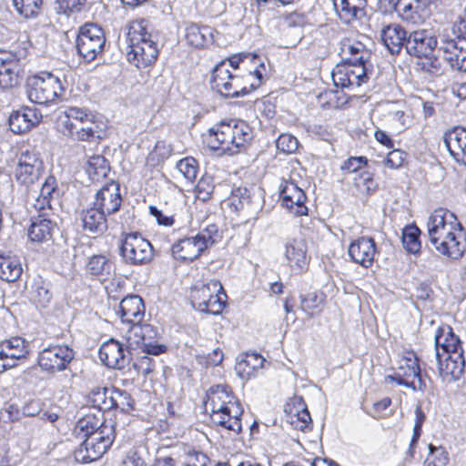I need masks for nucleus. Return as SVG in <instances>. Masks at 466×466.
I'll use <instances>...</instances> for the list:
<instances>
[{
  "instance_id": "nucleus-1",
  "label": "nucleus",
  "mask_w": 466,
  "mask_h": 466,
  "mask_svg": "<svg viewBox=\"0 0 466 466\" xmlns=\"http://www.w3.org/2000/svg\"><path fill=\"white\" fill-rule=\"evenodd\" d=\"M429 240L442 256L461 258L466 249V233L457 217L445 208L435 209L427 221Z\"/></svg>"
},
{
  "instance_id": "nucleus-2",
  "label": "nucleus",
  "mask_w": 466,
  "mask_h": 466,
  "mask_svg": "<svg viewBox=\"0 0 466 466\" xmlns=\"http://www.w3.org/2000/svg\"><path fill=\"white\" fill-rule=\"evenodd\" d=\"M429 240L442 256L461 258L466 249V233L457 217L445 208L435 209L427 221Z\"/></svg>"
},
{
  "instance_id": "nucleus-3",
  "label": "nucleus",
  "mask_w": 466,
  "mask_h": 466,
  "mask_svg": "<svg viewBox=\"0 0 466 466\" xmlns=\"http://www.w3.org/2000/svg\"><path fill=\"white\" fill-rule=\"evenodd\" d=\"M206 410H209L213 423L228 431H241L240 417L243 413L240 403L228 385L218 384L209 388L205 401Z\"/></svg>"
},
{
  "instance_id": "nucleus-4",
  "label": "nucleus",
  "mask_w": 466,
  "mask_h": 466,
  "mask_svg": "<svg viewBox=\"0 0 466 466\" xmlns=\"http://www.w3.org/2000/svg\"><path fill=\"white\" fill-rule=\"evenodd\" d=\"M203 142L212 150L233 155L252 139L250 127L243 120L222 121L202 135Z\"/></svg>"
},
{
  "instance_id": "nucleus-5",
  "label": "nucleus",
  "mask_w": 466,
  "mask_h": 466,
  "mask_svg": "<svg viewBox=\"0 0 466 466\" xmlns=\"http://www.w3.org/2000/svg\"><path fill=\"white\" fill-rule=\"evenodd\" d=\"M128 40L129 50L127 58L130 64L137 68H146L155 63L158 56V49L157 43L147 31L143 21L131 25Z\"/></svg>"
},
{
  "instance_id": "nucleus-6",
  "label": "nucleus",
  "mask_w": 466,
  "mask_h": 466,
  "mask_svg": "<svg viewBox=\"0 0 466 466\" xmlns=\"http://www.w3.org/2000/svg\"><path fill=\"white\" fill-rule=\"evenodd\" d=\"M26 86L29 100L39 105L54 103L65 92L59 77L49 72L28 77Z\"/></svg>"
},
{
  "instance_id": "nucleus-7",
  "label": "nucleus",
  "mask_w": 466,
  "mask_h": 466,
  "mask_svg": "<svg viewBox=\"0 0 466 466\" xmlns=\"http://www.w3.org/2000/svg\"><path fill=\"white\" fill-rule=\"evenodd\" d=\"M115 437V422L109 420V423L83 441L75 451V459L82 463L99 459L110 448Z\"/></svg>"
},
{
  "instance_id": "nucleus-8",
  "label": "nucleus",
  "mask_w": 466,
  "mask_h": 466,
  "mask_svg": "<svg viewBox=\"0 0 466 466\" xmlns=\"http://www.w3.org/2000/svg\"><path fill=\"white\" fill-rule=\"evenodd\" d=\"M211 87L225 97L243 96L252 90L245 76H237L228 68L226 61L218 63L212 71Z\"/></svg>"
},
{
  "instance_id": "nucleus-9",
  "label": "nucleus",
  "mask_w": 466,
  "mask_h": 466,
  "mask_svg": "<svg viewBox=\"0 0 466 466\" xmlns=\"http://www.w3.org/2000/svg\"><path fill=\"white\" fill-rule=\"evenodd\" d=\"M452 31L456 39L445 41L439 52L452 69L466 72V12L454 23Z\"/></svg>"
},
{
  "instance_id": "nucleus-10",
  "label": "nucleus",
  "mask_w": 466,
  "mask_h": 466,
  "mask_svg": "<svg viewBox=\"0 0 466 466\" xmlns=\"http://www.w3.org/2000/svg\"><path fill=\"white\" fill-rule=\"evenodd\" d=\"M130 327L124 335L127 341V349L139 348L146 354L159 355L166 351L164 344L157 343V330L152 325L141 323H129Z\"/></svg>"
},
{
  "instance_id": "nucleus-11",
  "label": "nucleus",
  "mask_w": 466,
  "mask_h": 466,
  "mask_svg": "<svg viewBox=\"0 0 466 466\" xmlns=\"http://www.w3.org/2000/svg\"><path fill=\"white\" fill-rule=\"evenodd\" d=\"M119 254L123 261L131 266L147 264L154 257L151 243L137 232L125 235L120 241Z\"/></svg>"
},
{
  "instance_id": "nucleus-12",
  "label": "nucleus",
  "mask_w": 466,
  "mask_h": 466,
  "mask_svg": "<svg viewBox=\"0 0 466 466\" xmlns=\"http://www.w3.org/2000/svg\"><path fill=\"white\" fill-rule=\"evenodd\" d=\"M44 170V163L38 154L26 149L18 157L15 178L19 185L28 188L41 178Z\"/></svg>"
},
{
  "instance_id": "nucleus-13",
  "label": "nucleus",
  "mask_w": 466,
  "mask_h": 466,
  "mask_svg": "<svg viewBox=\"0 0 466 466\" xmlns=\"http://www.w3.org/2000/svg\"><path fill=\"white\" fill-rule=\"evenodd\" d=\"M105 36L101 27L87 24L81 27L76 38V49L80 56L91 62L103 51Z\"/></svg>"
},
{
  "instance_id": "nucleus-14",
  "label": "nucleus",
  "mask_w": 466,
  "mask_h": 466,
  "mask_svg": "<svg viewBox=\"0 0 466 466\" xmlns=\"http://www.w3.org/2000/svg\"><path fill=\"white\" fill-rule=\"evenodd\" d=\"M75 357L74 350L67 345H52L38 355L40 368L49 373L65 370Z\"/></svg>"
},
{
  "instance_id": "nucleus-15",
  "label": "nucleus",
  "mask_w": 466,
  "mask_h": 466,
  "mask_svg": "<svg viewBox=\"0 0 466 466\" xmlns=\"http://www.w3.org/2000/svg\"><path fill=\"white\" fill-rule=\"evenodd\" d=\"M22 54L0 51V87L12 88L19 83Z\"/></svg>"
},
{
  "instance_id": "nucleus-16",
  "label": "nucleus",
  "mask_w": 466,
  "mask_h": 466,
  "mask_svg": "<svg viewBox=\"0 0 466 466\" xmlns=\"http://www.w3.org/2000/svg\"><path fill=\"white\" fill-rule=\"evenodd\" d=\"M129 350L118 340L110 339L99 349V359L103 364L111 369L122 370L129 362Z\"/></svg>"
},
{
  "instance_id": "nucleus-17",
  "label": "nucleus",
  "mask_w": 466,
  "mask_h": 466,
  "mask_svg": "<svg viewBox=\"0 0 466 466\" xmlns=\"http://www.w3.org/2000/svg\"><path fill=\"white\" fill-rule=\"evenodd\" d=\"M283 206L296 216L308 214L305 205L307 197L304 191L292 181H284L279 187Z\"/></svg>"
},
{
  "instance_id": "nucleus-18",
  "label": "nucleus",
  "mask_w": 466,
  "mask_h": 466,
  "mask_svg": "<svg viewBox=\"0 0 466 466\" xmlns=\"http://www.w3.org/2000/svg\"><path fill=\"white\" fill-rule=\"evenodd\" d=\"M348 253L353 262L369 268L374 262L377 246L372 238L360 237L350 244Z\"/></svg>"
},
{
  "instance_id": "nucleus-19",
  "label": "nucleus",
  "mask_w": 466,
  "mask_h": 466,
  "mask_svg": "<svg viewBox=\"0 0 466 466\" xmlns=\"http://www.w3.org/2000/svg\"><path fill=\"white\" fill-rule=\"evenodd\" d=\"M122 198L119 184L111 181L97 191L93 205L105 214L111 215L120 208Z\"/></svg>"
},
{
  "instance_id": "nucleus-20",
  "label": "nucleus",
  "mask_w": 466,
  "mask_h": 466,
  "mask_svg": "<svg viewBox=\"0 0 466 466\" xmlns=\"http://www.w3.org/2000/svg\"><path fill=\"white\" fill-rule=\"evenodd\" d=\"M437 47V39L426 30H418L409 35L405 49L414 56L431 55Z\"/></svg>"
},
{
  "instance_id": "nucleus-21",
  "label": "nucleus",
  "mask_w": 466,
  "mask_h": 466,
  "mask_svg": "<svg viewBox=\"0 0 466 466\" xmlns=\"http://www.w3.org/2000/svg\"><path fill=\"white\" fill-rule=\"evenodd\" d=\"M248 62L254 63V68L248 69L245 76L247 81H249L251 89H257L260 85L263 78V71L265 70L264 64L257 55H238L228 58V68H238L239 65L246 67Z\"/></svg>"
},
{
  "instance_id": "nucleus-22",
  "label": "nucleus",
  "mask_w": 466,
  "mask_h": 466,
  "mask_svg": "<svg viewBox=\"0 0 466 466\" xmlns=\"http://www.w3.org/2000/svg\"><path fill=\"white\" fill-rule=\"evenodd\" d=\"M352 65L346 64L337 66L331 72L334 85L337 87L346 88L352 86H360L365 81L367 68L363 66H354L356 70L351 68Z\"/></svg>"
},
{
  "instance_id": "nucleus-23",
  "label": "nucleus",
  "mask_w": 466,
  "mask_h": 466,
  "mask_svg": "<svg viewBox=\"0 0 466 466\" xmlns=\"http://www.w3.org/2000/svg\"><path fill=\"white\" fill-rule=\"evenodd\" d=\"M340 56L346 64L366 67L371 53L361 42L346 38L341 42Z\"/></svg>"
},
{
  "instance_id": "nucleus-24",
  "label": "nucleus",
  "mask_w": 466,
  "mask_h": 466,
  "mask_svg": "<svg viewBox=\"0 0 466 466\" xmlns=\"http://www.w3.org/2000/svg\"><path fill=\"white\" fill-rule=\"evenodd\" d=\"M307 251V244L302 238H293L286 243L284 255L295 272L301 273L307 268L309 261Z\"/></svg>"
},
{
  "instance_id": "nucleus-25",
  "label": "nucleus",
  "mask_w": 466,
  "mask_h": 466,
  "mask_svg": "<svg viewBox=\"0 0 466 466\" xmlns=\"http://www.w3.org/2000/svg\"><path fill=\"white\" fill-rule=\"evenodd\" d=\"M443 142L454 160L466 166V128L456 127L448 130Z\"/></svg>"
},
{
  "instance_id": "nucleus-26",
  "label": "nucleus",
  "mask_w": 466,
  "mask_h": 466,
  "mask_svg": "<svg viewBox=\"0 0 466 466\" xmlns=\"http://www.w3.org/2000/svg\"><path fill=\"white\" fill-rule=\"evenodd\" d=\"M42 115L35 108L24 107L13 112L9 116V127L13 133L22 134L37 125Z\"/></svg>"
},
{
  "instance_id": "nucleus-27",
  "label": "nucleus",
  "mask_w": 466,
  "mask_h": 466,
  "mask_svg": "<svg viewBox=\"0 0 466 466\" xmlns=\"http://www.w3.org/2000/svg\"><path fill=\"white\" fill-rule=\"evenodd\" d=\"M117 314L123 323H141L145 315V305L137 295L124 298L118 306Z\"/></svg>"
},
{
  "instance_id": "nucleus-28",
  "label": "nucleus",
  "mask_w": 466,
  "mask_h": 466,
  "mask_svg": "<svg viewBox=\"0 0 466 466\" xmlns=\"http://www.w3.org/2000/svg\"><path fill=\"white\" fill-rule=\"evenodd\" d=\"M206 249L196 236L179 239L172 245L171 252L176 259L192 261L198 258Z\"/></svg>"
},
{
  "instance_id": "nucleus-29",
  "label": "nucleus",
  "mask_w": 466,
  "mask_h": 466,
  "mask_svg": "<svg viewBox=\"0 0 466 466\" xmlns=\"http://www.w3.org/2000/svg\"><path fill=\"white\" fill-rule=\"evenodd\" d=\"M435 350L436 352L442 350L441 355H463L461 341L457 335H455L451 327L439 329L436 332L435 338Z\"/></svg>"
},
{
  "instance_id": "nucleus-30",
  "label": "nucleus",
  "mask_w": 466,
  "mask_h": 466,
  "mask_svg": "<svg viewBox=\"0 0 466 466\" xmlns=\"http://www.w3.org/2000/svg\"><path fill=\"white\" fill-rule=\"evenodd\" d=\"M381 40L390 54H399L406 46L408 35L405 29L397 24L386 25L380 33Z\"/></svg>"
},
{
  "instance_id": "nucleus-31",
  "label": "nucleus",
  "mask_w": 466,
  "mask_h": 466,
  "mask_svg": "<svg viewBox=\"0 0 466 466\" xmlns=\"http://www.w3.org/2000/svg\"><path fill=\"white\" fill-rule=\"evenodd\" d=\"M265 359L258 353L247 352L239 355L235 364V371L242 380H249L263 367Z\"/></svg>"
},
{
  "instance_id": "nucleus-32",
  "label": "nucleus",
  "mask_w": 466,
  "mask_h": 466,
  "mask_svg": "<svg viewBox=\"0 0 466 466\" xmlns=\"http://www.w3.org/2000/svg\"><path fill=\"white\" fill-rule=\"evenodd\" d=\"M214 33L210 26L192 23L185 29V38L189 46L201 48L214 42Z\"/></svg>"
},
{
  "instance_id": "nucleus-33",
  "label": "nucleus",
  "mask_w": 466,
  "mask_h": 466,
  "mask_svg": "<svg viewBox=\"0 0 466 466\" xmlns=\"http://www.w3.org/2000/svg\"><path fill=\"white\" fill-rule=\"evenodd\" d=\"M439 364V372L443 377L451 376L454 379L459 378L463 372L465 367V359L461 354L449 355L442 361L441 351L435 353Z\"/></svg>"
},
{
  "instance_id": "nucleus-34",
  "label": "nucleus",
  "mask_w": 466,
  "mask_h": 466,
  "mask_svg": "<svg viewBox=\"0 0 466 466\" xmlns=\"http://www.w3.org/2000/svg\"><path fill=\"white\" fill-rule=\"evenodd\" d=\"M366 0H339L334 2V7L337 10L339 18L346 24L360 18L364 15Z\"/></svg>"
},
{
  "instance_id": "nucleus-35",
  "label": "nucleus",
  "mask_w": 466,
  "mask_h": 466,
  "mask_svg": "<svg viewBox=\"0 0 466 466\" xmlns=\"http://www.w3.org/2000/svg\"><path fill=\"white\" fill-rule=\"evenodd\" d=\"M107 215L93 205L82 214L84 229L89 233H103L107 228L106 217Z\"/></svg>"
},
{
  "instance_id": "nucleus-36",
  "label": "nucleus",
  "mask_w": 466,
  "mask_h": 466,
  "mask_svg": "<svg viewBox=\"0 0 466 466\" xmlns=\"http://www.w3.org/2000/svg\"><path fill=\"white\" fill-rule=\"evenodd\" d=\"M54 224L50 219L42 218L39 215L32 219L31 226L28 229V237L31 241L43 243L51 239Z\"/></svg>"
},
{
  "instance_id": "nucleus-37",
  "label": "nucleus",
  "mask_w": 466,
  "mask_h": 466,
  "mask_svg": "<svg viewBox=\"0 0 466 466\" xmlns=\"http://www.w3.org/2000/svg\"><path fill=\"white\" fill-rule=\"evenodd\" d=\"M398 370L407 379L410 377L417 379L418 390L424 391L426 390V382L421 377L418 359L414 353H409V356L402 358Z\"/></svg>"
},
{
  "instance_id": "nucleus-38",
  "label": "nucleus",
  "mask_w": 466,
  "mask_h": 466,
  "mask_svg": "<svg viewBox=\"0 0 466 466\" xmlns=\"http://www.w3.org/2000/svg\"><path fill=\"white\" fill-rule=\"evenodd\" d=\"M23 272L22 265L18 258L15 256L0 255V279L13 282L17 280Z\"/></svg>"
},
{
  "instance_id": "nucleus-39",
  "label": "nucleus",
  "mask_w": 466,
  "mask_h": 466,
  "mask_svg": "<svg viewBox=\"0 0 466 466\" xmlns=\"http://www.w3.org/2000/svg\"><path fill=\"white\" fill-rule=\"evenodd\" d=\"M222 291V285L218 280L211 279L207 284L196 287L192 289V305L198 309L210 298L212 293Z\"/></svg>"
},
{
  "instance_id": "nucleus-40",
  "label": "nucleus",
  "mask_w": 466,
  "mask_h": 466,
  "mask_svg": "<svg viewBox=\"0 0 466 466\" xmlns=\"http://www.w3.org/2000/svg\"><path fill=\"white\" fill-rule=\"evenodd\" d=\"M106 423H109V421H101L95 415H86L77 421L75 427V434L77 438L85 440L96 431H98Z\"/></svg>"
},
{
  "instance_id": "nucleus-41",
  "label": "nucleus",
  "mask_w": 466,
  "mask_h": 466,
  "mask_svg": "<svg viewBox=\"0 0 466 466\" xmlns=\"http://www.w3.org/2000/svg\"><path fill=\"white\" fill-rule=\"evenodd\" d=\"M1 347L5 350V357L17 365V360L25 359L28 351L25 347V341L21 338H13L10 340L4 342Z\"/></svg>"
},
{
  "instance_id": "nucleus-42",
  "label": "nucleus",
  "mask_w": 466,
  "mask_h": 466,
  "mask_svg": "<svg viewBox=\"0 0 466 466\" xmlns=\"http://www.w3.org/2000/svg\"><path fill=\"white\" fill-rule=\"evenodd\" d=\"M86 170L92 180H99L107 175L109 165L102 155H94L87 159Z\"/></svg>"
},
{
  "instance_id": "nucleus-43",
  "label": "nucleus",
  "mask_w": 466,
  "mask_h": 466,
  "mask_svg": "<svg viewBox=\"0 0 466 466\" xmlns=\"http://www.w3.org/2000/svg\"><path fill=\"white\" fill-rule=\"evenodd\" d=\"M111 391L106 388H96L88 396L89 403L99 411H107L112 409Z\"/></svg>"
},
{
  "instance_id": "nucleus-44",
  "label": "nucleus",
  "mask_w": 466,
  "mask_h": 466,
  "mask_svg": "<svg viewBox=\"0 0 466 466\" xmlns=\"http://www.w3.org/2000/svg\"><path fill=\"white\" fill-rule=\"evenodd\" d=\"M229 206L235 212L248 211L251 204L250 192L246 187H238L232 190L228 198Z\"/></svg>"
},
{
  "instance_id": "nucleus-45",
  "label": "nucleus",
  "mask_w": 466,
  "mask_h": 466,
  "mask_svg": "<svg viewBox=\"0 0 466 466\" xmlns=\"http://www.w3.org/2000/svg\"><path fill=\"white\" fill-rule=\"evenodd\" d=\"M437 56L428 55L424 57V61L420 63L421 69L432 76H440L445 73V66L443 65V54L437 50ZM445 62H447L445 60Z\"/></svg>"
},
{
  "instance_id": "nucleus-46",
  "label": "nucleus",
  "mask_w": 466,
  "mask_h": 466,
  "mask_svg": "<svg viewBox=\"0 0 466 466\" xmlns=\"http://www.w3.org/2000/svg\"><path fill=\"white\" fill-rule=\"evenodd\" d=\"M420 0H400L396 11L400 13L403 20L416 24L420 21L419 15Z\"/></svg>"
},
{
  "instance_id": "nucleus-47",
  "label": "nucleus",
  "mask_w": 466,
  "mask_h": 466,
  "mask_svg": "<svg viewBox=\"0 0 466 466\" xmlns=\"http://www.w3.org/2000/svg\"><path fill=\"white\" fill-rule=\"evenodd\" d=\"M196 237L207 249L222 238V232L216 224H210L202 228Z\"/></svg>"
},
{
  "instance_id": "nucleus-48",
  "label": "nucleus",
  "mask_w": 466,
  "mask_h": 466,
  "mask_svg": "<svg viewBox=\"0 0 466 466\" xmlns=\"http://www.w3.org/2000/svg\"><path fill=\"white\" fill-rule=\"evenodd\" d=\"M420 229L416 226H410L404 228L402 233V244L408 252L416 254L420 251Z\"/></svg>"
},
{
  "instance_id": "nucleus-49",
  "label": "nucleus",
  "mask_w": 466,
  "mask_h": 466,
  "mask_svg": "<svg viewBox=\"0 0 466 466\" xmlns=\"http://www.w3.org/2000/svg\"><path fill=\"white\" fill-rule=\"evenodd\" d=\"M112 409H118L123 412L133 410L134 400L131 395L122 390L111 391Z\"/></svg>"
},
{
  "instance_id": "nucleus-50",
  "label": "nucleus",
  "mask_w": 466,
  "mask_h": 466,
  "mask_svg": "<svg viewBox=\"0 0 466 466\" xmlns=\"http://www.w3.org/2000/svg\"><path fill=\"white\" fill-rule=\"evenodd\" d=\"M110 268L108 259L102 255L92 256L86 264L87 271L94 276L109 274Z\"/></svg>"
},
{
  "instance_id": "nucleus-51",
  "label": "nucleus",
  "mask_w": 466,
  "mask_h": 466,
  "mask_svg": "<svg viewBox=\"0 0 466 466\" xmlns=\"http://www.w3.org/2000/svg\"><path fill=\"white\" fill-rule=\"evenodd\" d=\"M16 11L25 18L35 16L42 5V0H13Z\"/></svg>"
},
{
  "instance_id": "nucleus-52",
  "label": "nucleus",
  "mask_w": 466,
  "mask_h": 466,
  "mask_svg": "<svg viewBox=\"0 0 466 466\" xmlns=\"http://www.w3.org/2000/svg\"><path fill=\"white\" fill-rule=\"evenodd\" d=\"M101 130L96 123L95 118L87 121L86 124L78 126L76 130V138L81 141H87L93 138H100Z\"/></svg>"
},
{
  "instance_id": "nucleus-53",
  "label": "nucleus",
  "mask_w": 466,
  "mask_h": 466,
  "mask_svg": "<svg viewBox=\"0 0 466 466\" xmlns=\"http://www.w3.org/2000/svg\"><path fill=\"white\" fill-rule=\"evenodd\" d=\"M430 454L426 458L423 466H446L449 462L447 451L443 447L429 446Z\"/></svg>"
},
{
  "instance_id": "nucleus-54",
  "label": "nucleus",
  "mask_w": 466,
  "mask_h": 466,
  "mask_svg": "<svg viewBox=\"0 0 466 466\" xmlns=\"http://www.w3.org/2000/svg\"><path fill=\"white\" fill-rule=\"evenodd\" d=\"M222 296L227 297L223 289L220 292L212 293L204 306H201L198 310L213 315L220 313L225 307Z\"/></svg>"
},
{
  "instance_id": "nucleus-55",
  "label": "nucleus",
  "mask_w": 466,
  "mask_h": 466,
  "mask_svg": "<svg viewBox=\"0 0 466 466\" xmlns=\"http://www.w3.org/2000/svg\"><path fill=\"white\" fill-rule=\"evenodd\" d=\"M177 167L187 180L192 182L196 179L198 164L195 158L185 157L177 162Z\"/></svg>"
},
{
  "instance_id": "nucleus-56",
  "label": "nucleus",
  "mask_w": 466,
  "mask_h": 466,
  "mask_svg": "<svg viewBox=\"0 0 466 466\" xmlns=\"http://www.w3.org/2000/svg\"><path fill=\"white\" fill-rule=\"evenodd\" d=\"M284 411L286 413V420H288L289 418L296 417L302 413V411L309 410L303 399L301 397L295 396L286 403Z\"/></svg>"
},
{
  "instance_id": "nucleus-57",
  "label": "nucleus",
  "mask_w": 466,
  "mask_h": 466,
  "mask_svg": "<svg viewBox=\"0 0 466 466\" xmlns=\"http://www.w3.org/2000/svg\"><path fill=\"white\" fill-rule=\"evenodd\" d=\"M277 148L284 153L291 154L299 147L298 139L289 134H282L277 139Z\"/></svg>"
},
{
  "instance_id": "nucleus-58",
  "label": "nucleus",
  "mask_w": 466,
  "mask_h": 466,
  "mask_svg": "<svg viewBox=\"0 0 466 466\" xmlns=\"http://www.w3.org/2000/svg\"><path fill=\"white\" fill-rule=\"evenodd\" d=\"M58 189L56 179L53 176H48L44 184L41 187L39 196L43 198V199H49L53 201L55 198L58 197Z\"/></svg>"
},
{
  "instance_id": "nucleus-59",
  "label": "nucleus",
  "mask_w": 466,
  "mask_h": 466,
  "mask_svg": "<svg viewBox=\"0 0 466 466\" xmlns=\"http://www.w3.org/2000/svg\"><path fill=\"white\" fill-rule=\"evenodd\" d=\"M301 309L309 316H313L319 310L320 299L316 294L301 296Z\"/></svg>"
},
{
  "instance_id": "nucleus-60",
  "label": "nucleus",
  "mask_w": 466,
  "mask_h": 466,
  "mask_svg": "<svg viewBox=\"0 0 466 466\" xmlns=\"http://www.w3.org/2000/svg\"><path fill=\"white\" fill-rule=\"evenodd\" d=\"M287 422H289L294 429L305 431L310 429L312 420L309 411H302V413L296 417L289 418Z\"/></svg>"
},
{
  "instance_id": "nucleus-61",
  "label": "nucleus",
  "mask_w": 466,
  "mask_h": 466,
  "mask_svg": "<svg viewBox=\"0 0 466 466\" xmlns=\"http://www.w3.org/2000/svg\"><path fill=\"white\" fill-rule=\"evenodd\" d=\"M68 116L73 118V120L78 125L86 124L87 121L93 120L95 118V115L88 110H84L78 107H69L68 109Z\"/></svg>"
},
{
  "instance_id": "nucleus-62",
  "label": "nucleus",
  "mask_w": 466,
  "mask_h": 466,
  "mask_svg": "<svg viewBox=\"0 0 466 466\" xmlns=\"http://www.w3.org/2000/svg\"><path fill=\"white\" fill-rule=\"evenodd\" d=\"M33 299L37 305L45 308L50 303L52 299V293L43 285L36 286L34 290Z\"/></svg>"
},
{
  "instance_id": "nucleus-63",
  "label": "nucleus",
  "mask_w": 466,
  "mask_h": 466,
  "mask_svg": "<svg viewBox=\"0 0 466 466\" xmlns=\"http://www.w3.org/2000/svg\"><path fill=\"white\" fill-rule=\"evenodd\" d=\"M147 355L141 356L133 363L134 369L143 375H147L154 370V360Z\"/></svg>"
},
{
  "instance_id": "nucleus-64",
  "label": "nucleus",
  "mask_w": 466,
  "mask_h": 466,
  "mask_svg": "<svg viewBox=\"0 0 466 466\" xmlns=\"http://www.w3.org/2000/svg\"><path fill=\"white\" fill-rule=\"evenodd\" d=\"M366 164L367 159L363 157H350L343 163L341 169L349 173L360 172Z\"/></svg>"
}]
</instances>
